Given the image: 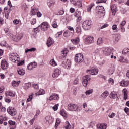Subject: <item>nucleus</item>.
Masks as SVG:
<instances>
[{
    "label": "nucleus",
    "instance_id": "f257e3e1",
    "mask_svg": "<svg viewBox=\"0 0 129 129\" xmlns=\"http://www.w3.org/2000/svg\"><path fill=\"white\" fill-rule=\"evenodd\" d=\"M112 51H113V48L112 47H105L102 48V53L105 56H109L110 57L111 59H116V56H113V53H112Z\"/></svg>",
    "mask_w": 129,
    "mask_h": 129
},
{
    "label": "nucleus",
    "instance_id": "f03ea898",
    "mask_svg": "<svg viewBox=\"0 0 129 129\" xmlns=\"http://www.w3.org/2000/svg\"><path fill=\"white\" fill-rule=\"evenodd\" d=\"M9 58L10 61L13 63H19L20 61V56L16 53H13L10 54Z\"/></svg>",
    "mask_w": 129,
    "mask_h": 129
},
{
    "label": "nucleus",
    "instance_id": "7ed1b4c3",
    "mask_svg": "<svg viewBox=\"0 0 129 129\" xmlns=\"http://www.w3.org/2000/svg\"><path fill=\"white\" fill-rule=\"evenodd\" d=\"M68 109L70 111H80V110L78 109V106L73 103L69 104L68 105Z\"/></svg>",
    "mask_w": 129,
    "mask_h": 129
},
{
    "label": "nucleus",
    "instance_id": "20e7f679",
    "mask_svg": "<svg viewBox=\"0 0 129 129\" xmlns=\"http://www.w3.org/2000/svg\"><path fill=\"white\" fill-rule=\"evenodd\" d=\"M75 61L78 64L82 63L83 61H84V56L81 53H79L76 55L75 57Z\"/></svg>",
    "mask_w": 129,
    "mask_h": 129
},
{
    "label": "nucleus",
    "instance_id": "39448f33",
    "mask_svg": "<svg viewBox=\"0 0 129 129\" xmlns=\"http://www.w3.org/2000/svg\"><path fill=\"white\" fill-rule=\"evenodd\" d=\"M91 79L89 75H87L83 77V85L84 87H86L88 85V81Z\"/></svg>",
    "mask_w": 129,
    "mask_h": 129
},
{
    "label": "nucleus",
    "instance_id": "423d86ee",
    "mask_svg": "<svg viewBox=\"0 0 129 129\" xmlns=\"http://www.w3.org/2000/svg\"><path fill=\"white\" fill-rule=\"evenodd\" d=\"M92 21L91 20H86L84 21L82 24V27L84 30H88L90 29V26H91Z\"/></svg>",
    "mask_w": 129,
    "mask_h": 129
},
{
    "label": "nucleus",
    "instance_id": "0eeeda50",
    "mask_svg": "<svg viewBox=\"0 0 129 129\" xmlns=\"http://www.w3.org/2000/svg\"><path fill=\"white\" fill-rule=\"evenodd\" d=\"M38 28H40L42 31H47L50 28V25L46 22H44L41 24V25L38 26Z\"/></svg>",
    "mask_w": 129,
    "mask_h": 129
},
{
    "label": "nucleus",
    "instance_id": "6e6552de",
    "mask_svg": "<svg viewBox=\"0 0 129 129\" xmlns=\"http://www.w3.org/2000/svg\"><path fill=\"white\" fill-rule=\"evenodd\" d=\"M85 43L87 45H90V44H93L94 43V37L91 36H87L85 39Z\"/></svg>",
    "mask_w": 129,
    "mask_h": 129
},
{
    "label": "nucleus",
    "instance_id": "1a4fd4ad",
    "mask_svg": "<svg viewBox=\"0 0 129 129\" xmlns=\"http://www.w3.org/2000/svg\"><path fill=\"white\" fill-rule=\"evenodd\" d=\"M62 66L64 68L67 69H69L71 66V61L69 59H65L62 61Z\"/></svg>",
    "mask_w": 129,
    "mask_h": 129
},
{
    "label": "nucleus",
    "instance_id": "9d476101",
    "mask_svg": "<svg viewBox=\"0 0 129 129\" xmlns=\"http://www.w3.org/2000/svg\"><path fill=\"white\" fill-rule=\"evenodd\" d=\"M1 66L3 70H6L7 68H9V63L6 61V59H3L1 61Z\"/></svg>",
    "mask_w": 129,
    "mask_h": 129
},
{
    "label": "nucleus",
    "instance_id": "9b49d317",
    "mask_svg": "<svg viewBox=\"0 0 129 129\" xmlns=\"http://www.w3.org/2000/svg\"><path fill=\"white\" fill-rule=\"evenodd\" d=\"M7 112L12 116H14L17 114V110L13 107H10L9 109H8Z\"/></svg>",
    "mask_w": 129,
    "mask_h": 129
},
{
    "label": "nucleus",
    "instance_id": "f8f14e48",
    "mask_svg": "<svg viewBox=\"0 0 129 129\" xmlns=\"http://www.w3.org/2000/svg\"><path fill=\"white\" fill-rule=\"evenodd\" d=\"M87 72L91 74V75H97L98 74V69L94 68H92L91 70H87Z\"/></svg>",
    "mask_w": 129,
    "mask_h": 129
},
{
    "label": "nucleus",
    "instance_id": "ddd939ff",
    "mask_svg": "<svg viewBox=\"0 0 129 129\" xmlns=\"http://www.w3.org/2000/svg\"><path fill=\"white\" fill-rule=\"evenodd\" d=\"M71 3L73 4V5H75V6H77L78 8H81L82 6V4H81V2L80 0H70Z\"/></svg>",
    "mask_w": 129,
    "mask_h": 129
},
{
    "label": "nucleus",
    "instance_id": "4468645a",
    "mask_svg": "<svg viewBox=\"0 0 129 129\" xmlns=\"http://www.w3.org/2000/svg\"><path fill=\"white\" fill-rule=\"evenodd\" d=\"M22 38H23V34L22 33H17L13 37V40L15 42H18V41H20Z\"/></svg>",
    "mask_w": 129,
    "mask_h": 129
},
{
    "label": "nucleus",
    "instance_id": "2eb2a0df",
    "mask_svg": "<svg viewBox=\"0 0 129 129\" xmlns=\"http://www.w3.org/2000/svg\"><path fill=\"white\" fill-rule=\"evenodd\" d=\"M45 119L46 123H48V124H51L54 121V119L50 116H46Z\"/></svg>",
    "mask_w": 129,
    "mask_h": 129
},
{
    "label": "nucleus",
    "instance_id": "dca6fc26",
    "mask_svg": "<svg viewBox=\"0 0 129 129\" xmlns=\"http://www.w3.org/2000/svg\"><path fill=\"white\" fill-rule=\"evenodd\" d=\"M37 67V63L35 62H31L28 64L27 69L28 70H33L34 68H36Z\"/></svg>",
    "mask_w": 129,
    "mask_h": 129
},
{
    "label": "nucleus",
    "instance_id": "f3484780",
    "mask_svg": "<svg viewBox=\"0 0 129 129\" xmlns=\"http://www.w3.org/2000/svg\"><path fill=\"white\" fill-rule=\"evenodd\" d=\"M60 74H61V71L58 69H56L54 71V73L52 74V77L53 78L58 77Z\"/></svg>",
    "mask_w": 129,
    "mask_h": 129
},
{
    "label": "nucleus",
    "instance_id": "a211bd4d",
    "mask_svg": "<svg viewBox=\"0 0 129 129\" xmlns=\"http://www.w3.org/2000/svg\"><path fill=\"white\" fill-rule=\"evenodd\" d=\"M111 9L113 16H115V13L116 12H117V6H116L115 4H114L111 6Z\"/></svg>",
    "mask_w": 129,
    "mask_h": 129
},
{
    "label": "nucleus",
    "instance_id": "6ab92c4d",
    "mask_svg": "<svg viewBox=\"0 0 129 129\" xmlns=\"http://www.w3.org/2000/svg\"><path fill=\"white\" fill-rule=\"evenodd\" d=\"M59 99V96L57 94H52L49 98V100H58Z\"/></svg>",
    "mask_w": 129,
    "mask_h": 129
},
{
    "label": "nucleus",
    "instance_id": "aec40b11",
    "mask_svg": "<svg viewBox=\"0 0 129 129\" xmlns=\"http://www.w3.org/2000/svg\"><path fill=\"white\" fill-rule=\"evenodd\" d=\"M54 43H55V41H54V40L52 39V38L49 37L47 40V45L48 47H51V46H52V45H53Z\"/></svg>",
    "mask_w": 129,
    "mask_h": 129
},
{
    "label": "nucleus",
    "instance_id": "412c9836",
    "mask_svg": "<svg viewBox=\"0 0 129 129\" xmlns=\"http://www.w3.org/2000/svg\"><path fill=\"white\" fill-rule=\"evenodd\" d=\"M74 28L77 34H81V27L79 25L76 24L74 27Z\"/></svg>",
    "mask_w": 129,
    "mask_h": 129
},
{
    "label": "nucleus",
    "instance_id": "4be33fe9",
    "mask_svg": "<svg viewBox=\"0 0 129 129\" xmlns=\"http://www.w3.org/2000/svg\"><path fill=\"white\" fill-rule=\"evenodd\" d=\"M5 96L6 97H8V96H11L12 97H14L16 96V94L15 93H13V92L11 91H8L5 93Z\"/></svg>",
    "mask_w": 129,
    "mask_h": 129
},
{
    "label": "nucleus",
    "instance_id": "5701e85b",
    "mask_svg": "<svg viewBox=\"0 0 129 129\" xmlns=\"http://www.w3.org/2000/svg\"><path fill=\"white\" fill-rule=\"evenodd\" d=\"M107 125L106 124H98L97 125V128L98 129H106Z\"/></svg>",
    "mask_w": 129,
    "mask_h": 129
},
{
    "label": "nucleus",
    "instance_id": "b1692460",
    "mask_svg": "<svg viewBox=\"0 0 129 129\" xmlns=\"http://www.w3.org/2000/svg\"><path fill=\"white\" fill-rule=\"evenodd\" d=\"M109 97L112 99H115V98L117 97V94L116 93V92L113 91L111 92Z\"/></svg>",
    "mask_w": 129,
    "mask_h": 129
},
{
    "label": "nucleus",
    "instance_id": "393cba45",
    "mask_svg": "<svg viewBox=\"0 0 129 129\" xmlns=\"http://www.w3.org/2000/svg\"><path fill=\"white\" fill-rule=\"evenodd\" d=\"M121 36L119 34L117 33L114 34V40L115 42H117L119 40H120Z\"/></svg>",
    "mask_w": 129,
    "mask_h": 129
},
{
    "label": "nucleus",
    "instance_id": "a878e982",
    "mask_svg": "<svg viewBox=\"0 0 129 129\" xmlns=\"http://www.w3.org/2000/svg\"><path fill=\"white\" fill-rule=\"evenodd\" d=\"M68 53V50L67 48L64 49L61 51V56L63 57V59H65V57L67 56V53Z\"/></svg>",
    "mask_w": 129,
    "mask_h": 129
},
{
    "label": "nucleus",
    "instance_id": "bb28decb",
    "mask_svg": "<svg viewBox=\"0 0 129 129\" xmlns=\"http://www.w3.org/2000/svg\"><path fill=\"white\" fill-rule=\"evenodd\" d=\"M108 95H109L108 91H105L101 94V96L103 98V99H105V98H106Z\"/></svg>",
    "mask_w": 129,
    "mask_h": 129
},
{
    "label": "nucleus",
    "instance_id": "cd10ccee",
    "mask_svg": "<svg viewBox=\"0 0 129 129\" xmlns=\"http://www.w3.org/2000/svg\"><path fill=\"white\" fill-rule=\"evenodd\" d=\"M120 85H121V86H124V87L128 86L129 81L127 80V81H121L120 82Z\"/></svg>",
    "mask_w": 129,
    "mask_h": 129
},
{
    "label": "nucleus",
    "instance_id": "c85d7f7f",
    "mask_svg": "<svg viewBox=\"0 0 129 129\" xmlns=\"http://www.w3.org/2000/svg\"><path fill=\"white\" fill-rule=\"evenodd\" d=\"M75 17L77 18L78 21H80V20H81V13H80V12H76L75 13Z\"/></svg>",
    "mask_w": 129,
    "mask_h": 129
},
{
    "label": "nucleus",
    "instance_id": "c756f323",
    "mask_svg": "<svg viewBox=\"0 0 129 129\" xmlns=\"http://www.w3.org/2000/svg\"><path fill=\"white\" fill-rule=\"evenodd\" d=\"M17 72L19 75H25V70L23 69H18Z\"/></svg>",
    "mask_w": 129,
    "mask_h": 129
},
{
    "label": "nucleus",
    "instance_id": "7c9ffc66",
    "mask_svg": "<svg viewBox=\"0 0 129 129\" xmlns=\"http://www.w3.org/2000/svg\"><path fill=\"white\" fill-rule=\"evenodd\" d=\"M122 93L124 95V99L126 100L127 99V90L126 89H123Z\"/></svg>",
    "mask_w": 129,
    "mask_h": 129
},
{
    "label": "nucleus",
    "instance_id": "2f4dec72",
    "mask_svg": "<svg viewBox=\"0 0 129 129\" xmlns=\"http://www.w3.org/2000/svg\"><path fill=\"white\" fill-rule=\"evenodd\" d=\"M20 82H21L20 81H13L12 82V86H13V87H17L19 86V85L20 84Z\"/></svg>",
    "mask_w": 129,
    "mask_h": 129
},
{
    "label": "nucleus",
    "instance_id": "473e14b6",
    "mask_svg": "<svg viewBox=\"0 0 129 129\" xmlns=\"http://www.w3.org/2000/svg\"><path fill=\"white\" fill-rule=\"evenodd\" d=\"M59 114L60 115H61V116H63V117H67V113H66V111L64 109L60 110Z\"/></svg>",
    "mask_w": 129,
    "mask_h": 129
},
{
    "label": "nucleus",
    "instance_id": "72a5a7b5",
    "mask_svg": "<svg viewBox=\"0 0 129 129\" xmlns=\"http://www.w3.org/2000/svg\"><path fill=\"white\" fill-rule=\"evenodd\" d=\"M45 94V90L43 89H40L38 91V93L35 94V95L37 96V95H42Z\"/></svg>",
    "mask_w": 129,
    "mask_h": 129
},
{
    "label": "nucleus",
    "instance_id": "f704fd0d",
    "mask_svg": "<svg viewBox=\"0 0 129 129\" xmlns=\"http://www.w3.org/2000/svg\"><path fill=\"white\" fill-rule=\"evenodd\" d=\"M38 11L39 10H38V9H37V8H33L31 10V14L33 16H34V15H36V14H37V13H38Z\"/></svg>",
    "mask_w": 129,
    "mask_h": 129
},
{
    "label": "nucleus",
    "instance_id": "c9c22d12",
    "mask_svg": "<svg viewBox=\"0 0 129 129\" xmlns=\"http://www.w3.org/2000/svg\"><path fill=\"white\" fill-rule=\"evenodd\" d=\"M118 61H119V62H121V63H127L128 62L127 59L124 58L123 57H120L119 58Z\"/></svg>",
    "mask_w": 129,
    "mask_h": 129
},
{
    "label": "nucleus",
    "instance_id": "e433bc0d",
    "mask_svg": "<svg viewBox=\"0 0 129 129\" xmlns=\"http://www.w3.org/2000/svg\"><path fill=\"white\" fill-rule=\"evenodd\" d=\"M71 42L74 44V45H77L79 43V38H77L75 39L71 40Z\"/></svg>",
    "mask_w": 129,
    "mask_h": 129
},
{
    "label": "nucleus",
    "instance_id": "4c0bfd02",
    "mask_svg": "<svg viewBox=\"0 0 129 129\" xmlns=\"http://www.w3.org/2000/svg\"><path fill=\"white\" fill-rule=\"evenodd\" d=\"M31 87V83H28L24 84V89L27 90V89H29Z\"/></svg>",
    "mask_w": 129,
    "mask_h": 129
},
{
    "label": "nucleus",
    "instance_id": "58836bf2",
    "mask_svg": "<svg viewBox=\"0 0 129 129\" xmlns=\"http://www.w3.org/2000/svg\"><path fill=\"white\" fill-rule=\"evenodd\" d=\"M112 30H113V31H116V33H117L118 31H119V30H118V28H117V25L116 24H114L112 25Z\"/></svg>",
    "mask_w": 129,
    "mask_h": 129
},
{
    "label": "nucleus",
    "instance_id": "ea45409f",
    "mask_svg": "<svg viewBox=\"0 0 129 129\" xmlns=\"http://www.w3.org/2000/svg\"><path fill=\"white\" fill-rule=\"evenodd\" d=\"M49 64L51 66H53V67L57 66V62H56L55 60H54L53 59L50 60V61L49 62Z\"/></svg>",
    "mask_w": 129,
    "mask_h": 129
},
{
    "label": "nucleus",
    "instance_id": "a19ab883",
    "mask_svg": "<svg viewBox=\"0 0 129 129\" xmlns=\"http://www.w3.org/2000/svg\"><path fill=\"white\" fill-rule=\"evenodd\" d=\"M35 51H36V48L32 47L30 49L25 50V53L27 54V53H29V52H35Z\"/></svg>",
    "mask_w": 129,
    "mask_h": 129
},
{
    "label": "nucleus",
    "instance_id": "79ce46f5",
    "mask_svg": "<svg viewBox=\"0 0 129 129\" xmlns=\"http://www.w3.org/2000/svg\"><path fill=\"white\" fill-rule=\"evenodd\" d=\"M99 12L101 13V14H104L105 13V10L104 9V7L103 6H99Z\"/></svg>",
    "mask_w": 129,
    "mask_h": 129
},
{
    "label": "nucleus",
    "instance_id": "37998d69",
    "mask_svg": "<svg viewBox=\"0 0 129 129\" xmlns=\"http://www.w3.org/2000/svg\"><path fill=\"white\" fill-rule=\"evenodd\" d=\"M94 6V3H92L90 5H89L87 9V12H90L91 11V9H92V7Z\"/></svg>",
    "mask_w": 129,
    "mask_h": 129
},
{
    "label": "nucleus",
    "instance_id": "c03bdc74",
    "mask_svg": "<svg viewBox=\"0 0 129 129\" xmlns=\"http://www.w3.org/2000/svg\"><path fill=\"white\" fill-rule=\"evenodd\" d=\"M93 93V89H90L86 91V95H90L92 93Z\"/></svg>",
    "mask_w": 129,
    "mask_h": 129
},
{
    "label": "nucleus",
    "instance_id": "a18cd8bd",
    "mask_svg": "<svg viewBox=\"0 0 129 129\" xmlns=\"http://www.w3.org/2000/svg\"><path fill=\"white\" fill-rule=\"evenodd\" d=\"M102 43H103V40L102 39V38H99L97 41V45H101Z\"/></svg>",
    "mask_w": 129,
    "mask_h": 129
},
{
    "label": "nucleus",
    "instance_id": "49530a36",
    "mask_svg": "<svg viewBox=\"0 0 129 129\" xmlns=\"http://www.w3.org/2000/svg\"><path fill=\"white\" fill-rule=\"evenodd\" d=\"M33 97H34V94L32 93L29 96V98L27 100V102H30V101L33 99Z\"/></svg>",
    "mask_w": 129,
    "mask_h": 129
},
{
    "label": "nucleus",
    "instance_id": "de8ad7c7",
    "mask_svg": "<svg viewBox=\"0 0 129 129\" xmlns=\"http://www.w3.org/2000/svg\"><path fill=\"white\" fill-rule=\"evenodd\" d=\"M60 122H61V120L59 118H57L56 122L55 125V128H57V126L60 124Z\"/></svg>",
    "mask_w": 129,
    "mask_h": 129
},
{
    "label": "nucleus",
    "instance_id": "09e8293b",
    "mask_svg": "<svg viewBox=\"0 0 129 129\" xmlns=\"http://www.w3.org/2000/svg\"><path fill=\"white\" fill-rule=\"evenodd\" d=\"M54 4H55V2H54L53 0H49L47 3V4L48 6H49V7H51V6L54 5Z\"/></svg>",
    "mask_w": 129,
    "mask_h": 129
},
{
    "label": "nucleus",
    "instance_id": "8fccbe9b",
    "mask_svg": "<svg viewBox=\"0 0 129 129\" xmlns=\"http://www.w3.org/2000/svg\"><path fill=\"white\" fill-rule=\"evenodd\" d=\"M64 37H66V38H68L69 36H70V32L68 31H66L63 33Z\"/></svg>",
    "mask_w": 129,
    "mask_h": 129
},
{
    "label": "nucleus",
    "instance_id": "3c124183",
    "mask_svg": "<svg viewBox=\"0 0 129 129\" xmlns=\"http://www.w3.org/2000/svg\"><path fill=\"white\" fill-rule=\"evenodd\" d=\"M52 26L54 29L58 28V24H57V22L56 21L53 22Z\"/></svg>",
    "mask_w": 129,
    "mask_h": 129
},
{
    "label": "nucleus",
    "instance_id": "603ef678",
    "mask_svg": "<svg viewBox=\"0 0 129 129\" xmlns=\"http://www.w3.org/2000/svg\"><path fill=\"white\" fill-rule=\"evenodd\" d=\"M58 107H59V104H55L53 107V110L57 111V110H58Z\"/></svg>",
    "mask_w": 129,
    "mask_h": 129
},
{
    "label": "nucleus",
    "instance_id": "864d4df0",
    "mask_svg": "<svg viewBox=\"0 0 129 129\" xmlns=\"http://www.w3.org/2000/svg\"><path fill=\"white\" fill-rule=\"evenodd\" d=\"M66 124H67V126H65V129H70V126H71V125H70L69 122H66Z\"/></svg>",
    "mask_w": 129,
    "mask_h": 129
},
{
    "label": "nucleus",
    "instance_id": "5fc2aeb1",
    "mask_svg": "<svg viewBox=\"0 0 129 129\" xmlns=\"http://www.w3.org/2000/svg\"><path fill=\"white\" fill-rule=\"evenodd\" d=\"M114 72V71H113V69L110 68L108 69V73L109 74V75H112V74H113V73Z\"/></svg>",
    "mask_w": 129,
    "mask_h": 129
},
{
    "label": "nucleus",
    "instance_id": "6e6d98bb",
    "mask_svg": "<svg viewBox=\"0 0 129 129\" xmlns=\"http://www.w3.org/2000/svg\"><path fill=\"white\" fill-rule=\"evenodd\" d=\"M32 87H33L35 89H39V85L37 84H33L32 85Z\"/></svg>",
    "mask_w": 129,
    "mask_h": 129
},
{
    "label": "nucleus",
    "instance_id": "4d7b16f0",
    "mask_svg": "<svg viewBox=\"0 0 129 129\" xmlns=\"http://www.w3.org/2000/svg\"><path fill=\"white\" fill-rule=\"evenodd\" d=\"M39 29H41L40 27H39V26L37 28H34L33 31L35 34H37V33H39L40 31L39 30Z\"/></svg>",
    "mask_w": 129,
    "mask_h": 129
},
{
    "label": "nucleus",
    "instance_id": "13d9d810",
    "mask_svg": "<svg viewBox=\"0 0 129 129\" xmlns=\"http://www.w3.org/2000/svg\"><path fill=\"white\" fill-rule=\"evenodd\" d=\"M37 23V19L36 18H33L31 20V25H35Z\"/></svg>",
    "mask_w": 129,
    "mask_h": 129
},
{
    "label": "nucleus",
    "instance_id": "bf43d9fd",
    "mask_svg": "<svg viewBox=\"0 0 129 129\" xmlns=\"http://www.w3.org/2000/svg\"><path fill=\"white\" fill-rule=\"evenodd\" d=\"M4 99H5V102H7V103H10V102L12 101V100L8 98V97H5Z\"/></svg>",
    "mask_w": 129,
    "mask_h": 129
},
{
    "label": "nucleus",
    "instance_id": "052dcab7",
    "mask_svg": "<svg viewBox=\"0 0 129 129\" xmlns=\"http://www.w3.org/2000/svg\"><path fill=\"white\" fill-rule=\"evenodd\" d=\"M0 45L1 46V47H6V46H7V43L6 42V41H2L0 43Z\"/></svg>",
    "mask_w": 129,
    "mask_h": 129
},
{
    "label": "nucleus",
    "instance_id": "680f3d73",
    "mask_svg": "<svg viewBox=\"0 0 129 129\" xmlns=\"http://www.w3.org/2000/svg\"><path fill=\"white\" fill-rule=\"evenodd\" d=\"M125 24H126V21L125 20L122 21L120 24V27H124V26H125Z\"/></svg>",
    "mask_w": 129,
    "mask_h": 129
},
{
    "label": "nucleus",
    "instance_id": "e2e57ef3",
    "mask_svg": "<svg viewBox=\"0 0 129 129\" xmlns=\"http://www.w3.org/2000/svg\"><path fill=\"white\" fill-rule=\"evenodd\" d=\"M120 30L121 33H124V32H125V28H124V26H120Z\"/></svg>",
    "mask_w": 129,
    "mask_h": 129
},
{
    "label": "nucleus",
    "instance_id": "0e129e2a",
    "mask_svg": "<svg viewBox=\"0 0 129 129\" xmlns=\"http://www.w3.org/2000/svg\"><path fill=\"white\" fill-rule=\"evenodd\" d=\"M58 16H62V15H64V11L60 10L57 14Z\"/></svg>",
    "mask_w": 129,
    "mask_h": 129
},
{
    "label": "nucleus",
    "instance_id": "69168bd1",
    "mask_svg": "<svg viewBox=\"0 0 129 129\" xmlns=\"http://www.w3.org/2000/svg\"><path fill=\"white\" fill-rule=\"evenodd\" d=\"M40 113H41V111H40V110H38L36 111L35 115L34 116V118H37V117H38V116L39 115V114H40Z\"/></svg>",
    "mask_w": 129,
    "mask_h": 129
},
{
    "label": "nucleus",
    "instance_id": "338daca9",
    "mask_svg": "<svg viewBox=\"0 0 129 129\" xmlns=\"http://www.w3.org/2000/svg\"><path fill=\"white\" fill-rule=\"evenodd\" d=\"M8 123H9L10 125H15V124H16V122L10 120L8 121Z\"/></svg>",
    "mask_w": 129,
    "mask_h": 129
},
{
    "label": "nucleus",
    "instance_id": "774afa93",
    "mask_svg": "<svg viewBox=\"0 0 129 129\" xmlns=\"http://www.w3.org/2000/svg\"><path fill=\"white\" fill-rule=\"evenodd\" d=\"M101 3H106V0H98L96 2L97 4H100Z\"/></svg>",
    "mask_w": 129,
    "mask_h": 129
}]
</instances>
